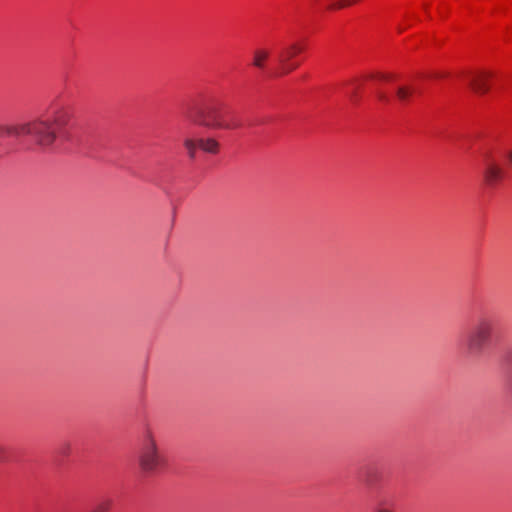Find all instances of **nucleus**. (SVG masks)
Returning <instances> with one entry per match:
<instances>
[{"mask_svg": "<svg viewBox=\"0 0 512 512\" xmlns=\"http://www.w3.org/2000/svg\"><path fill=\"white\" fill-rule=\"evenodd\" d=\"M195 122L202 127L210 129H233L236 125L226 120V113L220 106L211 105L198 112Z\"/></svg>", "mask_w": 512, "mask_h": 512, "instance_id": "4", "label": "nucleus"}, {"mask_svg": "<svg viewBox=\"0 0 512 512\" xmlns=\"http://www.w3.org/2000/svg\"><path fill=\"white\" fill-rule=\"evenodd\" d=\"M183 146L185 147L187 151V155L189 159L193 160L196 158L197 148L198 146V139H194L191 137H186L183 140Z\"/></svg>", "mask_w": 512, "mask_h": 512, "instance_id": "11", "label": "nucleus"}, {"mask_svg": "<svg viewBox=\"0 0 512 512\" xmlns=\"http://www.w3.org/2000/svg\"><path fill=\"white\" fill-rule=\"evenodd\" d=\"M359 0H328L327 10L336 11L357 3Z\"/></svg>", "mask_w": 512, "mask_h": 512, "instance_id": "12", "label": "nucleus"}, {"mask_svg": "<svg viewBox=\"0 0 512 512\" xmlns=\"http://www.w3.org/2000/svg\"><path fill=\"white\" fill-rule=\"evenodd\" d=\"M5 453V448L0 446V462L6 461Z\"/></svg>", "mask_w": 512, "mask_h": 512, "instance_id": "18", "label": "nucleus"}, {"mask_svg": "<svg viewBox=\"0 0 512 512\" xmlns=\"http://www.w3.org/2000/svg\"><path fill=\"white\" fill-rule=\"evenodd\" d=\"M506 157H507L509 164L512 165V149L507 151Z\"/></svg>", "mask_w": 512, "mask_h": 512, "instance_id": "19", "label": "nucleus"}, {"mask_svg": "<svg viewBox=\"0 0 512 512\" xmlns=\"http://www.w3.org/2000/svg\"><path fill=\"white\" fill-rule=\"evenodd\" d=\"M412 93H413V90H411L410 88L400 87V88H398L396 94H397V97L399 98V100L405 101Z\"/></svg>", "mask_w": 512, "mask_h": 512, "instance_id": "14", "label": "nucleus"}, {"mask_svg": "<svg viewBox=\"0 0 512 512\" xmlns=\"http://www.w3.org/2000/svg\"><path fill=\"white\" fill-rule=\"evenodd\" d=\"M198 146L203 152L216 155L220 151V143L215 138H198Z\"/></svg>", "mask_w": 512, "mask_h": 512, "instance_id": "9", "label": "nucleus"}, {"mask_svg": "<svg viewBox=\"0 0 512 512\" xmlns=\"http://www.w3.org/2000/svg\"><path fill=\"white\" fill-rule=\"evenodd\" d=\"M356 94H357L356 89H354V90L352 91V93H351V98H355V97H356Z\"/></svg>", "mask_w": 512, "mask_h": 512, "instance_id": "20", "label": "nucleus"}, {"mask_svg": "<svg viewBox=\"0 0 512 512\" xmlns=\"http://www.w3.org/2000/svg\"><path fill=\"white\" fill-rule=\"evenodd\" d=\"M270 52L265 48H258L253 52L252 65L260 70L265 68L266 61L269 59Z\"/></svg>", "mask_w": 512, "mask_h": 512, "instance_id": "10", "label": "nucleus"}, {"mask_svg": "<svg viewBox=\"0 0 512 512\" xmlns=\"http://www.w3.org/2000/svg\"><path fill=\"white\" fill-rule=\"evenodd\" d=\"M493 332V321L488 317H479L463 340L467 357H481L491 344Z\"/></svg>", "mask_w": 512, "mask_h": 512, "instance_id": "2", "label": "nucleus"}, {"mask_svg": "<svg viewBox=\"0 0 512 512\" xmlns=\"http://www.w3.org/2000/svg\"><path fill=\"white\" fill-rule=\"evenodd\" d=\"M25 136L24 122L14 124H0V138Z\"/></svg>", "mask_w": 512, "mask_h": 512, "instance_id": "8", "label": "nucleus"}, {"mask_svg": "<svg viewBox=\"0 0 512 512\" xmlns=\"http://www.w3.org/2000/svg\"><path fill=\"white\" fill-rule=\"evenodd\" d=\"M69 120V112L65 109H58L47 118L24 122L25 136H30L40 149L48 150L53 146L58 133L68 124Z\"/></svg>", "mask_w": 512, "mask_h": 512, "instance_id": "1", "label": "nucleus"}, {"mask_svg": "<svg viewBox=\"0 0 512 512\" xmlns=\"http://www.w3.org/2000/svg\"><path fill=\"white\" fill-rule=\"evenodd\" d=\"M138 461L141 470L147 474H155L165 466V458L150 427L143 430Z\"/></svg>", "mask_w": 512, "mask_h": 512, "instance_id": "3", "label": "nucleus"}, {"mask_svg": "<svg viewBox=\"0 0 512 512\" xmlns=\"http://www.w3.org/2000/svg\"><path fill=\"white\" fill-rule=\"evenodd\" d=\"M369 78L371 79H378V80H389L390 76L383 73H373L369 75Z\"/></svg>", "mask_w": 512, "mask_h": 512, "instance_id": "16", "label": "nucleus"}, {"mask_svg": "<svg viewBox=\"0 0 512 512\" xmlns=\"http://www.w3.org/2000/svg\"><path fill=\"white\" fill-rule=\"evenodd\" d=\"M303 50L304 46L302 44L292 43L278 53L277 59L280 65V75L288 74L299 67V63L293 61V59Z\"/></svg>", "mask_w": 512, "mask_h": 512, "instance_id": "5", "label": "nucleus"}, {"mask_svg": "<svg viewBox=\"0 0 512 512\" xmlns=\"http://www.w3.org/2000/svg\"><path fill=\"white\" fill-rule=\"evenodd\" d=\"M112 506L111 499H102L100 500L91 510V512H108Z\"/></svg>", "mask_w": 512, "mask_h": 512, "instance_id": "13", "label": "nucleus"}, {"mask_svg": "<svg viewBox=\"0 0 512 512\" xmlns=\"http://www.w3.org/2000/svg\"><path fill=\"white\" fill-rule=\"evenodd\" d=\"M490 73L477 72L469 75L468 82L471 89L477 94H485L489 90L488 79Z\"/></svg>", "mask_w": 512, "mask_h": 512, "instance_id": "7", "label": "nucleus"}, {"mask_svg": "<svg viewBox=\"0 0 512 512\" xmlns=\"http://www.w3.org/2000/svg\"><path fill=\"white\" fill-rule=\"evenodd\" d=\"M483 181L488 187H494L503 179L504 172L492 155L488 152L483 154Z\"/></svg>", "mask_w": 512, "mask_h": 512, "instance_id": "6", "label": "nucleus"}, {"mask_svg": "<svg viewBox=\"0 0 512 512\" xmlns=\"http://www.w3.org/2000/svg\"><path fill=\"white\" fill-rule=\"evenodd\" d=\"M373 512H395L391 506H387L385 503H379Z\"/></svg>", "mask_w": 512, "mask_h": 512, "instance_id": "15", "label": "nucleus"}, {"mask_svg": "<svg viewBox=\"0 0 512 512\" xmlns=\"http://www.w3.org/2000/svg\"><path fill=\"white\" fill-rule=\"evenodd\" d=\"M376 97L382 102H388V96L382 91H376Z\"/></svg>", "mask_w": 512, "mask_h": 512, "instance_id": "17", "label": "nucleus"}]
</instances>
